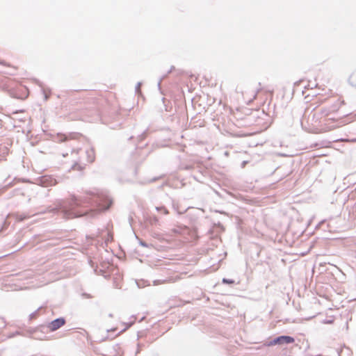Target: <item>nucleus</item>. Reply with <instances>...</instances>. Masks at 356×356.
I'll return each instance as SVG.
<instances>
[{
	"mask_svg": "<svg viewBox=\"0 0 356 356\" xmlns=\"http://www.w3.org/2000/svg\"><path fill=\"white\" fill-rule=\"evenodd\" d=\"M142 85V83L141 82H138L136 87H135V90H136V93H139L140 92V86Z\"/></svg>",
	"mask_w": 356,
	"mask_h": 356,
	"instance_id": "nucleus-28",
	"label": "nucleus"
},
{
	"mask_svg": "<svg viewBox=\"0 0 356 356\" xmlns=\"http://www.w3.org/2000/svg\"><path fill=\"white\" fill-rule=\"evenodd\" d=\"M41 307H39L37 310H35V312L31 313L29 314V319L30 320H32L35 318H36V316H38V311L40 309Z\"/></svg>",
	"mask_w": 356,
	"mask_h": 356,
	"instance_id": "nucleus-26",
	"label": "nucleus"
},
{
	"mask_svg": "<svg viewBox=\"0 0 356 356\" xmlns=\"http://www.w3.org/2000/svg\"><path fill=\"white\" fill-rule=\"evenodd\" d=\"M55 140L59 143L65 142L67 140V136L66 135L58 134Z\"/></svg>",
	"mask_w": 356,
	"mask_h": 356,
	"instance_id": "nucleus-19",
	"label": "nucleus"
},
{
	"mask_svg": "<svg viewBox=\"0 0 356 356\" xmlns=\"http://www.w3.org/2000/svg\"><path fill=\"white\" fill-rule=\"evenodd\" d=\"M338 356H350L351 350L349 348L345 345L343 346L340 349L337 350Z\"/></svg>",
	"mask_w": 356,
	"mask_h": 356,
	"instance_id": "nucleus-12",
	"label": "nucleus"
},
{
	"mask_svg": "<svg viewBox=\"0 0 356 356\" xmlns=\"http://www.w3.org/2000/svg\"><path fill=\"white\" fill-rule=\"evenodd\" d=\"M148 135V129H145L142 134L138 135V138L139 141L143 140Z\"/></svg>",
	"mask_w": 356,
	"mask_h": 356,
	"instance_id": "nucleus-22",
	"label": "nucleus"
},
{
	"mask_svg": "<svg viewBox=\"0 0 356 356\" xmlns=\"http://www.w3.org/2000/svg\"><path fill=\"white\" fill-rule=\"evenodd\" d=\"M334 320L333 319H325L323 321V323L325 324H332L333 323Z\"/></svg>",
	"mask_w": 356,
	"mask_h": 356,
	"instance_id": "nucleus-29",
	"label": "nucleus"
},
{
	"mask_svg": "<svg viewBox=\"0 0 356 356\" xmlns=\"http://www.w3.org/2000/svg\"><path fill=\"white\" fill-rule=\"evenodd\" d=\"M83 296L87 298H91V296L88 293H83Z\"/></svg>",
	"mask_w": 356,
	"mask_h": 356,
	"instance_id": "nucleus-35",
	"label": "nucleus"
},
{
	"mask_svg": "<svg viewBox=\"0 0 356 356\" xmlns=\"http://www.w3.org/2000/svg\"><path fill=\"white\" fill-rule=\"evenodd\" d=\"M215 225L216 227L220 228L222 230H224V227H223V225L220 222H218L217 223H215Z\"/></svg>",
	"mask_w": 356,
	"mask_h": 356,
	"instance_id": "nucleus-31",
	"label": "nucleus"
},
{
	"mask_svg": "<svg viewBox=\"0 0 356 356\" xmlns=\"http://www.w3.org/2000/svg\"><path fill=\"white\" fill-rule=\"evenodd\" d=\"M162 102H163V106L165 107V111L167 112H171V109H172V106H169L168 105V104L170 103V102L169 100H167L165 98L163 97L162 98Z\"/></svg>",
	"mask_w": 356,
	"mask_h": 356,
	"instance_id": "nucleus-18",
	"label": "nucleus"
},
{
	"mask_svg": "<svg viewBox=\"0 0 356 356\" xmlns=\"http://www.w3.org/2000/svg\"><path fill=\"white\" fill-rule=\"evenodd\" d=\"M126 325V327L122 329L121 331H120L116 335H119L121 333H122L123 332H124L125 330H127L128 328H129L133 324H134V322H129V323H124Z\"/></svg>",
	"mask_w": 356,
	"mask_h": 356,
	"instance_id": "nucleus-25",
	"label": "nucleus"
},
{
	"mask_svg": "<svg viewBox=\"0 0 356 356\" xmlns=\"http://www.w3.org/2000/svg\"><path fill=\"white\" fill-rule=\"evenodd\" d=\"M140 346L141 345L140 343L137 344L138 348H137V350H136V354L140 353Z\"/></svg>",
	"mask_w": 356,
	"mask_h": 356,
	"instance_id": "nucleus-34",
	"label": "nucleus"
},
{
	"mask_svg": "<svg viewBox=\"0 0 356 356\" xmlns=\"http://www.w3.org/2000/svg\"><path fill=\"white\" fill-rule=\"evenodd\" d=\"M311 126V124L309 121H307V124L305 123V127H309Z\"/></svg>",
	"mask_w": 356,
	"mask_h": 356,
	"instance_id": "nucleus-39",
	"label": "nucleus"
},
{
	"mask_svg": "<svg viewBox=\"0 0 356 356\" xmlns=\"http://www.w3.org/2000/svg\"><path fill=\"white\" fill-rule=\"evenodd\" d=\"M67 155H68V154H67H67H63V157H65V156H67Z\"/></svg>",
	"mask_w": 356,
	"mask_h": 356,
	"instance_id": "nucleus-42",
	"label": "nucleus"
},
{
	"mask_svg": "<svg viewBox=\"0 0 356 356\" xmlns=\"http://www.w3.org/2000/svg\"><path fill=\"white\" fill-rule=\"evenodd\" d=\"M133 138H134V136H130V137L129 138V140H131Z\"/></svg>",
	"mask_w": 356,
	"mask_h": 356,
	"instance_id": "nucleus-43",
	"label": "nucleus"
},
{
	"mask_svg": "<svg viewBox=\"0 0 356 356\" xmlns=\"http://www.w3.org/2000/svg\"><path fill=\"white\" fill-rule=\"evenodd\" d=\"M245 111V114L248 115V120L250 122L254 120L257 124H259L261 123V120H263L262 116L267 115L263 110L252 111L249 108H246Z\"/></svg>",
	"mask_w": 356,
	"mask_h": 356,
	"instance_id": "nucleus-7",
	"label": "nucleus"
},
{
	"mask_svg": "<svg viewBox=\"0 0 356 356\" xmlns=\"http://www.w3.org/2000/svg\"><path fill=\"white\" fill-rule=\"evenodd\" d=\"M154 356H159V355H154Z\"/></svg>",
	"mask_w": 356,
	"mask_h": 356,
	"instance_id": "nucleus-45",
	"label": "nucleus"
},
{
	"mask_svg": "<svg viewBox=\"0 0 356 356\" xmlns=\"http://www.w3.org/2000/svg\"><path fill=\"white\" fill-rule=\"evenodd\" d=\"M22 195H24V193L19 188H15L8 195V199H10L14 196Z\"/></svg>",
	"mask_w": 356,
	"mask_h": 356,
	"instance_id": "nucleus-14",
	"label": "nucleus"
},
{
	"mask_svg": "<svg viewBox=\"0 0 356 356\" xmlns=\"http://www.w3.org/2000/svg\"><path fill=\"white\" fill-rule=\"evenodd\" d=\"M348 140L351 143H356V138L348 139Z\"/></svg>",
	"mask_w": 356,
	"mask_h": 356,
	"instance_id": "nucleus-36",
	"label": "nucleus"
},
{
	"mask_svg": "<svg viewBox=\"0 0 356 356\" xmlns=\"http://www.w3.org/2000/svg\"><path fill=\"white\" fill-rule=\"evenodd\" d=\"M144 218L145 222L151 226L157 227L160 225L159 218L154 214H147L144 216Z\"/></svg>",
	"mask_w": 356,
	"mask_h": 356,
	"instance_id": "nucleus-9",
	"label": "nucleus"
},
{
	"mask_svg": "<svg viewBox=\"0 0 356 356\" xmlns=\"http://www.w3.org/2000/svg\"><path fill=\"white\" fill-rule=\"evenodd\" d=\"M222 283L224 284H229V285H233L235 284V280L233 279H229V278H222Z\"/></svg>",
	"mask_w": 356,
	"mask_h": 356,
	"instance_id": "nucleus-20",
	"label": "nucleus"
},
{
	"mask_svg": "<svg viewBox=\"0 0 356 356\" xmlns=\"http://www.w3.org/2000/svg\"><path fill=\"white\" fill-rule=\"evenodd\" d=\"M192 177H193V178L195 180H196V181H199V182H203V181H202V180L200 179V178L198 176L195 175H193Z\"/></svg>",
	"mask_w": 356,
	"mask_h": 356,
	"instance_id": "nucleus-30",
	"label": "nucleus"
},
{
	"mask_svg": "<svg viewBox=\"0 0 356 356\" xmlns=\"http://www.w3.org/2000/svg\"><path fill=\"white\" fill-rule=\"evenodd\" d=\"M303 81V80L300 79L299 81H296L294 83H293V90H292V95L295 92L296 90L297 89L298 86H299V85Z\"/></svg>",
	"mask_w": 356,
	"mask_h": 356,
	"instance_id": "nucleus-27",
	"label": "nucleus"
},
{
	"mask_svg": "<svg viewBox=\"0 0 356 356\" xmlns=\"http://www.w3.org/2000/svg\"><path fill=\"white\" fill-rule=\"evenodd\" d=\"M18 335H21V336H23V337H28V334L26 333V330L25 332H20V331H15V332H11L9 335H8V337L9 338H13L16 336H18Z\"/></svg>",
	"mask_w": 356,
	"mask_h": 356,
	"instance_id": "nucleus-15",
	"label": "nucleus"
},
{
	"mask_svg": "<svg viewBox=\"0 0 356 356\" xmlns=\"http://www.w3.org/2000/svg\"><path fill=\"white\" fill-rule=\"evenodd\" d=\"M13 186V183L10 182L6 185H5L4 186H3L2 188H0V195L1 194H3V193H5L10 187H11Z\"/></svg>",
	"mask_w": 356,
	"mask_h": 356,
	"instance_id": "nucleus-23",
	"label": "nucleus"
},
{
	"mask_svg": "<svg viewBox=\"0 0 356 356\" xmlns=\"http://www.w3.org/2000/svg\"><path fill=\"white\" fill-rule=\"evenodd\" d=\"M108 316H109L110 318H112V317L113 316V314H111H111H108Z\"/></svg>",
	"mask_w": 356,
	"mask_h": 356,
	"instance_id": "nucleus-41",
	"label": "nucleus"
},
{
	"mask_svg": "<svg viewBox=\"0 0 356 356\" xmlns=\"http://www.w3.org/2000/svg\"><path fill=\"white\" fill-rule=\"evenodd\" d=\"M113 200L99 191H87L81 195L70 194L63 202L62 209L66 218L81 216L93 218L108 210Z\"/></svg>",
	"mask_w": 356,
	"mask_h": 356,
	"instance_id": "nucleus-1",
	"label": "nucleus"
},
{
	"mask_svg": "<svg viewBox=\"0 0 356 356\" xmlns=\"http://www.w3.org/2000/svg\"><path fill=\"white\" fill-rule=\"evenodd\" d=\"M82 120L89 122H96L101 120V111L95 102L92 99V104L89 103L82 109Z\"/></svg>",
	"mask_w": 356,
	"mask_h": 356,
	"instance_id": "nucleus-3",
	"label": "nucleus"
},
{
	"mask_svg": "<svg viewBox=\"0 0 356 356\" xmlns=\"http://www.w3.org/2000/svg\"><path fill=\"white\" fill-rule=\"evenodd\" d=\"M50 332L47 324H41L35 327H30L26 330L28 337L35 340H47L48 332Z\"/></svg>",
	"mask_w": 356,
	"mask_h": 356,
	"instance_id": "nucleus-4",
	"label": "nucleus"
},
{
	"mask_svg": "<svg viewBox=\"0 0 356 356\" xmlns=\"http://www.w3.org/2000/svg\"><path fill=\"white\" fill-rule=\"evenodd\" d=\"M66 319L65 317H58L47 323L50 332H55L65 325Z\"/></svg>",
	"mask_w": 356,
	"mask_h": 356,
	"instance_id": "nucleus-8",
	"label": "nucleus"
},
{
	"mask_svg": "<svg viewBox=\"0 0 356 356\" xmlns=\"http://www.w3.org/2000/svg\"><path fill=\"white\" fill-rule=\"evenodd\" d=\"M318 114H320V117L322 119L329 118L328 117L332 114L330 108L327 106L323 107L319 110V112H317Z\"/></svg>",
	"mask_w": 356,
	"mask_h": 356,
	"instance_id": "nucleus-10",
	"label": "nucleus"
},
{
	"mask_svg": "<svg viewBox=\"0 0 356 356\" xmlns=\"http://www.w3.org/2000/svg\"><path fill=\"white\" fill-rule=\"evenodd\" d=\"M175 69V67L174 66H172L170 67V69L168 71V74H170L172 72V71Z\"/></svg>",
	"mask_w": 356,
	"mask_h": 356,
	"instance_id": "nucleus-37",
	"label": "nucleus"
},
{
	"mask_svg": "<svg viewBox=\"0 0 356 356\" xmlns=\"http://www.w3.org/2000/svg\"><path fill=\"white\" fill-rule=\"evenodd\" d=\"M0 64L3 65H7L6 62L4 60H0Z\"/></svg>",
	"mask_w": 356,
	"mask_h": 356,
	"instance_id": "nucleus-38",
	"label": "nucleus"
},
{
	"mask_svg": "<svg viewBox=\"0 0 356 356\" xmlns=\"http://www.w3.org/2000/svg\"><path fill=\"white\" fill-rule=\"evenodd\" d=\"M29 218V216L28 215H26V214H18V215H17V220L18 221H20V222L24 221V220H26V219H27Z\"/></svg>",
	"mask_w": 356,
	"mask_h": 356,
	"instance_id": "nucleus-24",
	"label": "nucleus"
},
{
	"mask_svg": "<svg viewBox=\"0 0 356 356\" xmlns=\"http://www.w3.org/2000/svg\"><path fill=\"white\" fill-rule=\"evenodd\" d=\"M172 207L179 215L184 213L188 209H184L183 210H179V207L177 204H175V203H172Z\"/></svg>",
	"mask_w": 356,
	"mask_h": 356,
	"instance_id": "nucleus-21",
	"label": "nucleus"
},
{
	"mask_svg": "<svg viewBox=\"0 0 356 356\" xmlns=\"http://www.w3.org/2000/svg\"><path fill=\"white\" fill-rule=\"evenodd\" d=\"M155 210L161 215H168L169 213V211L164 205L155 207Z\"/></svg>",
	"mask_w": 356,
	"mask_h": 356,
	"instance_id": "nucleus-13",
	"label": "nucleus"
},
{
	"mask_svg": "<svg viewBox=\"0 0 356 356\" xmlns=\"http://www.w3.org/2000/svg\"><path fill=\"white\" fill-rule=\"evenodd\" d=\"M86 154L87 156L88 162H89V163L94 162V161L95 159V149L93 147H91L89 149H87L86 151Z\"/></svg>",
	"mask_w": 356,
	"mask_h": 356,
	"instance_id": "nucleus-11",
	"label": "nucleus"
},
{
	"mask_svg": "<svg viewBox=\"0 0 356 356\" xmlns=\"http://www.w3.org/2000/svg\"><path fill=\"white\" fill-rule=\"evenodd\" d=\"M62 177H54L53 175H44L38 177L36 180L37 184L42 187L56 186L63 181Z\"/></svg>",
	"mask_w": 356,
	"mask_h": 356,
	"instance_id": "nucleus-5",
	"label": "nucleus"
},
{
	"mask_svg": "<svg viewBox=\"0 0 356 356\" xmlns=\"http://www.w3.org/2000/svg\"><path fill=\"white\" fill-rule=\"evenodd\" d=\"M295 339L289 335H280L267 342L266 346H273L293 343Z\"/></svg>",
	"mask_w": 356,
	"mask_h": 356,
	"instance_id": "nucleus-6",
	"label": "nucleus"
},
{
	"mask_svg": "<svg viewBox=\"0 0 356 356\" xmlns=\"http://www.w3.org/2000/svg\"><path fill=\"white\" fill-rule=\"evenodd\" d=\"M328 107L330 108V110L333 114L334 113L337 112L339 109L340 102H339V100H337L332 105H331Z\"/></svg>",
	"mask_w": 356,
	"mask_h": 356,
	"instance_id": "nucleus-16",
	"label": "nucleus"
},
{
	"mask_svg": "<svg viewBox=\"0 0 356 356\" xmlns=\"http://www.w3.org/2000/svg\"><path fill=\"white\" fill-rule=\"evenodd\" d=\"M118 330V328L117 327H113L110 330H107V332H115Z\"/></svg>",
	"mask_w": 356,
	"mask_h": 356,
	"instance_id": "nucleus-33",
	"label": "nucleus"
},
{
	"mask_svg": "<svg viewBox=\"0 0 356 356\" xmlns=\"http://www.w3.org/2000/svg\"><path fill=\"white\" fill-rule=\"evenodd\" d=\"M140 245L141 246H143V247H147V243L145 241H140Z\"/></svg>",
	"mask_w": 356,
	"mask_h": 356,
	"instance_id": "nucleus-32",
	"label": "nucleus"
},
{
	"mask_svg": "<svg viewBox=\"0 0 356 356\" xmlns=\"http://www.w3.org/2000/svg\"><path fill=\"white\" fill-rule=\"evenodd\" d=\"M349 115H343V117H330V118L322 119L320 114L313 111L309 115L308 120L311 126L305 127V122L300 120L302 128L309 133L317 134L326 132L337 127H341L350 123L353 120L348 119Z\"/></svg>",
	"mask_w": 356,
	"mask_h": 356,
	"instance_id": "nucleus-2",
	"label": "nucleus"
},
{
	"mask_svg": "<svg viewBox=\"0 0 356 356\" xmlns=\"http://www.w3.org/2000/svg\"><path fill=\"white\" fill-rule=\"evenodd\" d=\"M82 90H74V91H76V92H79V91H81Z\"/></svg>",
	"mask_w": 356,
	"mask_h": 356,
	"instance_id": "nucleus-44",
	"label": "nucleus"
},
{
	"mask_svg": "<svg viewBox=\"0 0 356 356\" xmlns=\"http://www.w3.org/2000/svg\"><path fill=\"white\" fill-rule=\"evenodd\" d=\"M161 82V80H160V81L158 82V86H159V88H160Z\"/></svg>",
	"mask_w": 356,
	"mask_h": 356,
	"instance_id": "nucleus-40",
	"label": "nucleus"
},
{
	"mask_svg": "<svg viewBox=\"0 0 356 356\" xmlns=\"http://www.w3.org/2000/svg\"><path fill=\"white\" fill-rule=\"evenodd\" d=\"M84 167L77 163V162H75L71 167L70 170H78V171H82L83 170Z\"/></svg>",
	"mask_w": 356,
	"mask_h": 356,
	"instance_id": "nucleus-17",
	"label": "nucleus"
}]
</instances>
